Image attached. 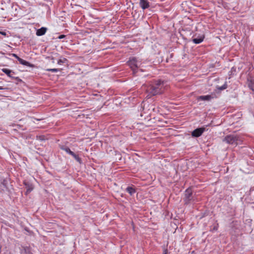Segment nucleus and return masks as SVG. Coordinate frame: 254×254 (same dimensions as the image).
<instances>
[{
	"mask_svg": "<svg viewBox=\"0 0 254 254\" xmlns=\"http://www.w3.org/2000/svg\"><path fill=\"white\" fill-rule=\"evenodd\" d=\"M163 87V82L161 80H159L154 84L148 86L146 88V91L151 95L154 96L161 93Z\"/></svg>",
	"mask_w": 254,
	"mask_h": 254,
	"instance_id": "nucleus-1",
	"label": "nucleus"
},
{
	"mask_svg": "<svg viewBox=\"0 0 254 254\" xmlns=\"http://www.w3.org/2000/svg\"><path fill=\"white\" fill-rule=\"evenodd\" d=\"M141 61L136 57H132L128 61V65L132 69L133 73L137 72L136 69L141 65Z\"/></svg>",
	"mask_w": 254,
	"mask_h": 254,
	"instance_id": "nucleus-2",
	"label": "nucleus"
},
{
	"mask_svg": "<svg viewBox=\"0 0 254 254\" xmlns=\"http://www.w3.org/2000/svg\"><path fill=\"white\" fill-rule=\"evenodd\" d=\"M238 137L234 135H229L225 137L223 141L228 144L237 145L238 144Z\"/></svg>",
	"mask_w": 254,
	"mask_h": 254,
	"instance_id": "nucleus-3",
	"label": "nucleus"
},
{
	"mask_svg": "<svg viewBox=\"0 0 254 254\" xmlns=\"http://www.w3.org/2000/svg\"><path fill=\"white\" fill-rule=\"evenodd\" d=\"M192 198V190L189 188L185 191L184 201L186 203H189Z\"/></svg>",
	"mask_w": 254,
	"mask_h": 254,
	"instance_id": "nucleus-4",
	"label": "nucleus"
},
{
	"mask_svg": "<svg viewBox=\"0 0 254 254\" xmlns=\"http://www.w3.org/2000/svg\"><path fill=\"white\" fill-rule=\"evenodd\" d=\"M205 128L204 127L197 128L194 129L191 133V135L193 137H199L205 131Z\"/></svg>",
	"mask_w": 254,
	"mask_h": 254,
	"instance_id": "nucleus-5",
	"label": "nucleus"
},
{
	"mask_svg": "<svg viewBox=\"0 0 254 254\" xmlns=\"http://www.w3.org/2000/svg\"><path fill=\"white\" fill-rule=\"evenodd\" d=\"M1 71L4 72L5 74H6L8 77L10 78L13 79L15 78V76H14V74H15V72L8 68H2Z\"/></svg>",
	"mask_w": 254,
	"mask_h": 254,
	"instance_id": "nucleus-6",
	"label": "nucleus"
},
{
	"mask_svg": "<svg viewBox=\"0 0 254 254\" xmlns=\"http://www.w3.org/2000/svg\"><path fill=\"white\" fill-rule=\"evenodd\" d=\"M139 5L143 9H145L149 7L150 4L147 0H139Z\"/></svg>",
	"mask_w": 254,
	"mask_h": 254,
	"instance_id": "nucleus-7",
	"label": "nucleus"
},
{
	"mask_svg": "<svg viewBox=\"0 0 254 254\" xmlns=\"http://www.w3.org/2000/svg\"><path fill=\"white\" fill-rule=\"evenodd\" d=\"M212 96L209 95L200 96L197 98L198 101H209L212 99Z\"/></svg>",
	"mask_w": 254,
	"mask_h": 254,
	"instance_id": "nucleus-8",
	"label": "nucleus"
},
{
	"mask_svg": "<svg viewBox=\"0 0 254 254\" xmlns=\"http://www.w3.org/2000/svg\"><path fill=\"white\" fill-rule=\"evenodd\" d=\"M47 30V28L42 27L40 29H38L36 31V35L41 36L44 35Z\"/></svg>",
	"mask_w": 254,
	"mask_h": 254,
	"instance_id": "nucleus-9",
	"label": "nucleus"
},
{
	"mask_svg": "<svg viewBox=\"0 0 254 254\" xmlns=\"http://www.w3.org/2000/svg\"><path fill=\"white\" fill-rule=\"evenodd\" d=\"M203 39H204V36L201 35V36H199V37H198L197 38H193L192 39V42L196 44H198L201 43L203 41Z\"/></svg>",
	"mask_w": 254,
	"mask_h": 254,
	"instance_id": "nucleus-10",
	"label": "nucleus"
},
{
	"mask_svg": "<svg viewBox=\"0 0 254 254\" xmlns=\"http://www.w3.org/2000/svg\"><path fill=\"white\" fill-rule=\"evenodd\" d=\"M60 148L64 151L66 153L71 155L74 152L70 150V149L67 146L62 145L60 146Z\"/></svg>",
	"mask_w": 254,
	"mask_h": 254,
	"instance_id": "nucleus-11",
	"label": "nucleus"
},
{
	"mask_svg": "<svg viewBox=\"0 0 254 254\" xmlns=\"http://www.w3.org/2000/svg\"><path fill=\"white\" fill-rule=\"evenodd\" d=\"M24 184L26 189V194H28L33 190V187L31 185L28 183H25Z\"/></svg>",
	"mask_w": 254,
	"mask_h": 254,
	"instance_id": "nucleus-12",
	"label": "nucleus"
},
{
	"mask_svg": "<svg viewBox=\"0 0 254 254\" xmlns=\"http://www.w3.org/2000/svg\"><path fill=\"white\" fill-rule=\"evenodd\" d=\"M126 191L130 195H133L135 193V192H136L135 188L134 187H128L127 188Z\"/></svg>",
	"mask_w": 254,
	"mask_h": 254,
	"instance_id": "nucleus-13",
	"label": "nucleus"
},
{
	"mask_svg": "<svg viewBox=\"0 0 254 254\" xmlns=\"http://www.w3.org/2000/svg\"><path fill=\"white\" fill-rule=\"evenodd\" d=\"M18 61H19V63L22 65L28 66H30V64L29 62H28L21 58H19Z\"/></svg>",
	"mask_w": 254,
	"mask_h": 254,
	"instance_id": "nucleus-14",
	"label": "nucleus"
},
{
	"mask_svg": "<svg viewBox=\"0 0 254 254\" xmlns=\"http://www.w3.org/2000/svg\"><path fill=\"white\" fill-rule=\"evenodd\" d=\"M67 61V60L66 59L61 57L58 60V64L61 65L65 63Z\"/></svg>",
	"mask_w": 254,
	"mask_h": 254,
	"instance_id": "nucleus-15",
	"label": "nucleus"
},
{
	"mask_svg": "<svg viewBox=\"0 0 254 254\" xmlns=\"http://www.w3.org/2000/svg\"><path fill=\"white\" fill-rule=\"evenodd\" d=\"M71 156H72L79 163H81V159L74 153H73Z\"/></svg>",
	"mask_w": 254,
	"mask_h": 254,
	"instance_id": "nucleus-16",
	"label": "nucleus"
},
{
	"mask_svg": "<svg viewBox=\"0 0 254 254\" xmlns=\"http://www.w3.org/2000/svg\"><path fill=\"white\" fill-rule=\"evenodd\" d=\"M46 70L54 72H58V71H60V70L58 68H48V69H47Z\"/></svg>",
	"mask_w": 254,
	"mask_h": 254,
	"instance_id": "nucleus-17",
	"label": "nucleus"
},
{
	"mask_svg": "<svg viewBox=\"0 0 254 254\" xmlns=\"http://www.w3.org/2000/svg\"><path fill=\"white\" fill-rule=\"evenodd\" d=\"M227 87V84L225 83L224 84H223L222 86L219 87L218 88V89L220 90H224L225 89H226Z\"/></svg>",
	"mask_w": 254,
	"mask_h": 254,
	"instance_id": "nucleus-18",
	"label": "nucleus"
},
{
	"mask_svg": "<svg viewBox=\"0 0 254 254\" xmlns=\"http://www.w3.org/2000/svg\"><path fill=\"white\" fill-rule=\"evenodd\" d=\"M12 56L16 58L17 60L20 58L16 54H12Z\"/></svg>",
	"mask_w": 254,
	"mask_h": 254,
	"instance_id": "nucleus-19",
	"label": "nucleus"
},
{
	"mask_svg": "<svg viewBox=\"0 0 254 254\" xmlns=\"http://www.w3.org/2000/svg\"><path fill=\"white\" fill-rule=\"evenodd\" d=\"M13 79H15L18 82H21L22 81V80L21 79H20L18 77H15V78H14Z\"/></svg>",
	"mask_w": 254,
	"mask_h": 254,
	"instance_id": "nucleus-20",
	"label": "nucleus"
},
{
	"mask_svg": "<svg viewBox=\"0 0 254 254\" xmlns=\"http://www.w3.org/2000/svg\"><path fill=\"white\" fill-rule=\"evenodd\" d=\"M249 87L253 91H254V85H249Z\"/></svg>",
	"mask_w": 254,
	"mask_h": 254,
	"instance_id": "nucleus-21",
	"label": "nucleus"
},
{
	"mask_svg": "<svg viewBox=\"0 0 254 254\" xmlns=\"http://www.w3.org/2000/svg\"><path fill=\"white\" fill-rule=\"evenodd\" d=\"M65 35H61L59 36L58 38L60 39H63L65 37Z\"/></svg>",
	"mask_w": 254,
	"mask_h": 254,
	"instance_id": "nucleus-22",
	"label": "nucleus"
},
{
	"mask_svg": "<svg viewBox=\"0 0 254 254\" xmlns=\"http://www.w3.org/2000/svg\"><path fill=\"white\" fill-rule=\"evenodd\" d=\"M0 34L4 36L6 35V33L5 32L0 31Z\"/></svg>",
	"mask_w": 254,
	"mask_h": 254,
	"instance_id": "nucleus-23",
	"label": "nucleus"
},
{
	"mask_svg": "<svg viewBox=\"0 0 254 254\" xmlns=\"http://www.w3.org/2000/svg\"><path fill=\"white\" fill-rule=\"evenodd\" d=\"M51 60H52V62L53 63H55V59H54V58L52 57V58H51Z\"/></svg>",
	"mask_w": 254,
	"mask_h": 254,
	"instance_id": "nucleus-24",
	"label": "nucleus"
},
{
	"mask_svg": "<svg viewBox=\"0 0 254 254\" xmlns=\"http://www.w3.org/2000/svg\"><path fill=\"white\" fill-rule=\"evenodd\" d=\"M6 89L5 88H3L2 86H0V90H4V89Z\"/></svg>",
	"mask_w": 254,
	"mask_h": 254,
	"instance_id": "nucleus-25",
	"label": "nucleus"
}]
</instances>
